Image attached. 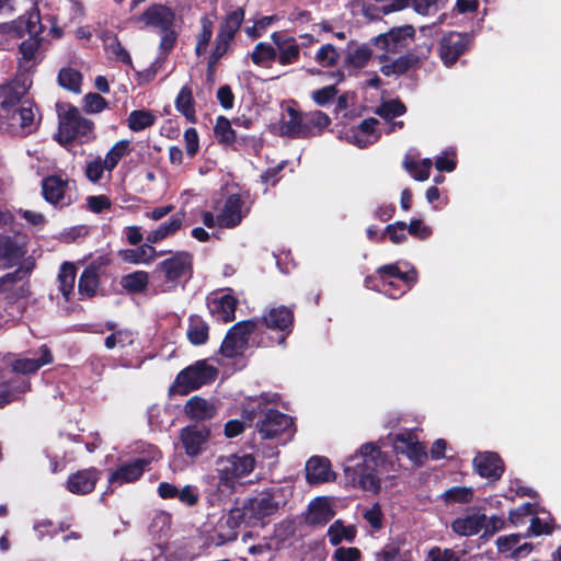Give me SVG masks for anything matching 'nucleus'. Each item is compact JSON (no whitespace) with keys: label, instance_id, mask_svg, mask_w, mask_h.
<instances>
[{"label":"nucleus","instance_id":"72a5a7b5","mask_svg":"<svg viewBox=\"0 0 561 561\" xmlns=\"http://www.w3.org/2000/svg\"><path fill=\"white\" fill-rule=\"evenodd\" d=\"M30 390V382L22 378H14L10 382L0 383V408L19 399L22 393Z\"/></svg>","mask_w":561,"mask_h":561},{"label":"nucleus","instance_id":"39448f33","mask_svg":"<svg viewBox=\"0 0 561 561\" xmlns=\"http://www.w3.org/2000/svg\"><path fill=\"white\" fill-rule=\"evenodd\" d=\"M160 283L158 289L162 293L174 290L188 280L193 274V255L186 251L175 252L160 262L154 270Z\"/></svg>","mask_w":561,"mask_h":561},{"label":"nucleus","instance_id":"052dcab7","mask_svg":"<svg viewBox=\"0 0 561 561\" xmlns=\"http://www.w3.org/2000/svg\"><path fill=\"white\" fill-rule=\"evenodd\" d=\"M340 54L332 44L322 45L314 55V60L322 67H332L339 60Z\"/></svg>","mask_w":561,"mask_h":561},{"label":"nucleus","instance_id":"4c0bfd02","mask_svg":"<svg viewBox=\"0 0 561 561\" xmlns=\"http://www.w3.org/2000/svg\"><path fill=\"white\" fill-rule=\"evenodd\" d=\"M371 57L370 48L365 44L348 43L345 53V64L348 67L360 69L367 65Z\"/></svg>","mask_w":561,"mask_h":561},{"label":"nucleus","instance_id":"cd10ccee","mask_svg":"<svg viewBox=\"0 0 561 561\" xmlns=\"http://www.w3.org/2000/svg\"><path fill=\"white\" fill-rule=\"evenodd\" d=\"M305 128L307 127L305 126L304 115L297 112L296 110L289 107L282 118V135L291 138H305L307 133V129Z\"/></svg>","mask_w":561,"mask_h":561},{"label":"nucleus","instance_id":"393cba45","mask_svg":"<svg viewBox=\"0 0 561 561\" xmlns=\"http://www.w3.org/2000/svg\"><path fill=\"white\" fill-rule=\"evenodd\" d=\"M38 357H21L12 362V370L18 374H34L42 366L48 365L53 362L54 357L50 350L46 345H42L37 351Z\"/></svg>","mask_w":561,"mask_h":561},{"label":"nucleus","instance_id":"a211bd4d","mask_svg":"<svg viewBox=\"0 0 561 561\" xmlns=\"http://www.w3.org/2000/svg\"><path fill=\"white\" fill-rule=\"evenodd\" d=\"M259 323H263L266 328L282 332L278 344H284L286 336L291 332L294 320L293 311L286 307L271 308L261 319H255Z\"/></svg>","mask_w":561,"mask_h":561},{"label":"nucleus","instance_id":"a878e982","mask_svg":"<svg viewBox=\"0 0 561 561\" xmlns=\"http://www.w3.org/2000/svg\"><path fill=\"white\" fill-rule=\"evenodd\" d=\"M476 472L482 478L499 479L503 473L501 458L490 451L480 453L473 459Z\"/></svg>","mask_w":561,"mask_h":561},{"label":"nucleus","instance_id":"4be33fe9","mask_svg":"<svg viewBox=\"0 0 561 561\" xmlns=\"http://www.w3.org/2000/svg\"><path fill=\"white\" fill-rule=\"evenodd\" d=\"M100 477L101 472L95 468L79 470L68 478L66 488L73 494H88L94 490Z\"/></svg>","mask_w":561,"mask_h":561},{"label":"nucleus","instance_id":"7ed1b4c3","mask_svg":"<svg viewBox=\"0 0 561 561\" xmlns=\"http://www.w3.org/2000/svg\"><path fill=\"white\" fill-rule=\"evenodd\" d=\"M22 93L12 85L0 88V124L13 134L27 135L35 128V112L31 103L20 102Z\"/></svg>","mask_w":561,"mask_h":561},{"label":"nucleus","instance_id":"69168bd1","mask_svg":"<svg viewBox=\"0 0 561 561\" xmlns=\"http://www.w3.org/2000/svg\"><path fill=\"white\" fill-rule=\"evenodd\" d=\"M106 105L105 99L98 93H88L83 98V110L89 114L100 113Z\"/></svg>","mask_w":561,"mask_h":561},{"label":"nucleus","instance_id":"423d86ee","mask_svg":"<svg viewBox=\"0 0 561 561\" xmlns=\"http://www.w3.org/2000/svg\"><path fill=\"white\" fill-rule=\"evenodd\" d=\"M175 19V12L171 8L163 4H152L138 16L137 21L142 23L144 27L156 30L161 35L160 49L170 51L178 39V33L174 28Z\"/></svg>","mask_w":561,"mask_h":561},{"label":"nucleus","instance_id":"a18cd8bd","mask_svg":"<svg viewBox=\"0 0 561 561\" xmlns=\"http://www.w3.org/2000/svg\"><path fill=\"white\" fill-rule=\"evenodd\" d=\"M304 122L307 127L306 137H310L320 134L330 124V118L320 111H313L304 114Z\"/></svg>","mask_w":561,"mask_h":561},{"label":"nucleus","instance_id":"dca6fc26","mask_svg":"<svg viewBox=\"0 0 561 561\" xmlns=\"http://www.w3.org/2000/svg\"><path fill=\"white\" fill-rule=\"evenodd\" d=\"M249 208L239 194H231L227 197L224 207L217 215V225L220 228H234L248 215Z\"/></svg>","mask_w":561,"mask_h":561},{"label":"nucleus","instance_id":"0e129e2a","mask_svg":"<svg viewBox=\"0 0 561 561\" xmlns=\"http://www.w3.org/2000/svg\"><path fill=\"white\" fill-rule=\"evenodd\" d=\"M215 134L222 142L229 144L234 140V131L231 128L230 121L224 116L217 118Z\"/></svg>","mask_w":561,"mask_h":561},{"label":"nucleus","instance_id":"bb28decb","mask_svg":"<svg viewBox=\"0 0 561 561\" xmlns=\"http://www.w3.org/2000/svg\"><path fill=\"white\" fill-rule=\"evenodd\" d=\"M306 476L311 484L324 483L335 479L330 461L323 457H312L307 461Z\"/></svg>","mask_w":561,"mask_h":561},{"label":"nucleus","instance_id":"09e8293b","mask_svg":"<svg viewBox=\"0 0 561 561\" xmlns=\"http://www.w3.org/2000/svg\"><path fill=\"white\" fill-rule=\"evenodd\" d=\"M130 152V141L123 139L113 145L107 151L104 160L106 162L107 172H112L118 162Z\"/></svg>","mask_w":561,"mask_h":561},{"label":"nucleus","instance_id":"6e6552de","mask_svg":"<svg viewBox=\"0 0 561 561\" xmlns=\"http://www.w3.org/2000/svg\"><path fill=\"white\" fill-rule=\"evenodd\" d=\"M216 376V368L201 360L182 370L171 389L180 394H187L190 391L211 382Z\"/></svg>","mask_w":561,"mask_h":561},{"label":"nucleus","instance_id":"f257e3e1","mask_svg":"<svg viewBox=\"0 0 561 561\" xmlns=\"http://www.w3.org/2000/svg\"><path fill=\"white\" fill-rule=\"evenodd\" d=\"M290 491L274 485L245 500L240 507L232 508L219 518L215 533L207 540L210 545L222 546L237 539L236 528L240 523L249 526L263 525L287 504Z\"/></svg>","mask_w":561,"mask_h":561},{"label":"nucleus","instance_id":"a19ab883","mask_svg":"<svg viewBox=\"0 0 561 561\" xmlns=\"http://www.w3.org/2000/svg\"><path fill=\"white\" fill-rule=\"evenodd\" d=\"M380 279L382 278H399L405 285V289H410L416 282V271L412 268L409 272H401L398 264H389L378 268Z\"/></svg>","mask_w":561,"mask_h":561},{"label":"nucleus","instance_id":"9d476101","mask_svg":"<svg viewBox=\"0 0 561 561\" xmlns=\"http://www.w3.org/2000/svg\"><path fill=\"white\" fill-rule=\"evenodd\" d=\"M414 38V28L411 25L392 27L389 32L374 38V45L382 50L379 56L381 61L387 60L389 55L397 54L405 48Z\"/></svg>","mask_w":561,"mask_h":561},{"label":"nucleus","instance_id":"8fccbe9b","mask_svg":"<svg viewBox=\"0 0 561 561\" xmlns=\"http://www.w3.org/2000/svg\"><path fill=\"white\" fill-rule=\"evenodd\" d=\"M149 282V275L145 271L130 273L122 278V286L130 293H141L146 289Z\"/></svg>","mask_w":561,"mask_h":561},{"label":"nucleus","instance_id":"e433bc0d","mask_svg":"<svg viewBox=\"0 0 561 561\" xmlns=\"http://www.w3.org/2000/svg\"><path fill=\"white\" fill-rule=\"evenodd\" d=\"M182 222L183 215L176 214L172 216L167 222L161 224L157 229H153L147 233V242L158 243L173 236L181 228Z\"/></svg>","mask_w":561,"mask_h":561},{"label":"nucleus","instance_id":"20e7f679","mask_svg":"<svg viewBox=\"0 0 561 561\" xmlns=\"http://www.w3.org/2000/svg\"><path fill=\"white\" fill-rule=\"evenodd\" d=\"M218 491L230 494L240 481L255 468V458L250 454L221 456L216 460Z\"/></svg>","mask_w":561,"mask_h":561},{"label":"nucleus","instance_id":"6e6d98bb","mask_svg":"<svg viewBox=\"0 0 561 561\" xmlns=\"http://www.w3.org/2000/svg\"><path fill=\"white\" fill-rule=\"evenodd\" d=\"M473 497V490L467 486H454L442 494L446 504L469 503Z\"/></svg>","mask_w":561,"mask_h":561},{"label":"nucleus","instance_id":"412c9836","mask_svg":"<svg viewBox=\"0 0 561 561\" xmlns=\"http://www.w3.org/2000/svg\"><path fill=\"white\" fill-rule=\"evenodd\" d=\"M271 39L275 45L277 51L276 60L282 66H289L299 60L300 46L294 37L283 36L278 33H273Z\"/></svg>","mask_w":561,"mask_h":561},{"label":"nucleus","instance_id":"1a4fd4ad","mask_svg":"<svg viewBox=\"0 0 561 561\" xmlns=\"http://www.w3.org/2000/svg\"><path fill=\"white\" fill-rule=\"evenodd\" d=\"M261 408V405H259ZM262 419L256 422V431L263 439L276 438L280 435H293V420L290 416L273 409H260Z\"/></svg>","mask_w":561,"mask_h":561},{"label":"nucleus","instance_id":"58836bf2","mask_svg":"<svg viewBox=\"0 0 561 561\" xmlns=\"http://www.w3.org/2000/svg\"><path fill=\"white\" fill-rule=\"evenodd\" d=\"M357 534L355 526L345 525L343 520H335L327 531L329 541L333 546H337L341 542H353Z\"/></svg>","mask_w":561,"mask_h":561},{"label":"nucleus","instance_id":"49530a36","mask_svg":"<svg viewBox=\"0 0 561 561\" xmlns=\"http://www.w3.org/2000/svg\"><path fill=\"white\" fill-rule=\"evenodd\" d=\"M175 107L180 113H182L186 117L187 121H195L194 100L190 87L184 85L180 90L175 100Z\"/></svg>","mask_w":561,"mask_h":561},{"label":"nucleus","instance_id":"4468645a","mask_svg":"<svg viewBox=\"0 0 561 561\" xmlns=\"http://www.w3.org/2000/svg\"><path fill=\"white\" fill-rule=\"evenodd\" d=\"M471 38L468 34L449 32L439 44V56L444 65L451 66L468 49Z\"/></svg>","mask_w":561,"mask_h":561},{"label":"nucleus","instance_id":"0eeeda50","mask_svg":"<svg viewBox=\"0 0 561 561\" xmlns=\"http://www.w3.org/2000/svg\"><path fill=\"white\" fill-rule=\"evenodd\" d=\"M94 125L83 117L77 107H70L59 122L58 140L68 144L72 140L88 142L93 139Z\"/></svg>","mask_w":561,"mask_h":561},{"label":"nucleus","instance_id":"5701e85b","mask_svg":"<svg viewBox=\"0 0 561 561\" xmlns=\"http://www.w3.org/2000/svg\"><path fill=\"white\" fill-rule=\"evenodd\" d=\"M210 313L222 322H229L234 319L237 300L228 293L215 294L207 301Z\"/></svg>","mask_w":561,"mask_h":561},{"label":"nucleus","instance_id":"c85d7f7f","mask_svg":"<svg viewBox=\"0 0 561 561\" xmlns=\"http://www.w3.org/2000/svg\"><path fill=\"white\" fill-rule=\"evenodd\" d=\"M485 524V515L481 513L468 514L456 518L453 524V530L459 536H473L477 535Z\"/></svg>","mask_w":561,"mask_h":561},{"label":"nucleus","instance_id":"bf43d9fd","mask_svg":"<svg viewBox=\"0 0 561 561\" xmlns=\"http://www.w3.org/2000/svg\"><path fill=\"white\" fill-rule=\"evenodd\" d=\"M407 108L399 100H390L383 102L376 111V113L385 121H391L394 117L401 116L405 113Z\"/></svg>","mask_w":561,"mask_h":561},{"label":"nucleus","instance_id":"3c124183","mask_svg":"<svg viewBox=\"0 0 561 561\" xmlns=\"http://www.w3.org/2000/svg\"><path fill=\"white\" fill-rule=\"evenodd\" d=\"M243 20H244V11L239 8L226 15L225 20L220 24L218 32L234 38Z\"/></svg>","mask_w":561,"mask_h":561},{"label":"nucleus","instance_id":"5fc2aeb1","mask_svg":"<svg viewBox=\"0 0 561 561\" xmlns=\"http://www.w3.org/2000/svg\"><path fill=\"white\" fill-rule=\"evenodd\" d=\"M187 337L190 342L195 345L205 343L208 339L207 324L197 317L191 318L190 325L187 329Z\"/></svg>","mask_w":561,"mask_h":561},{"label":"nucleus","instance_id":"864d4df0","mask_svg":"<svg viewBox=\"0 0 561 561\" xmlns=\"http://www.w3.org/2000/svg\"><path fill=\"white\" fill-rule=\"evenodd\" d=\"M251 60L257 66H264L270 61L276 60L277 51L275 45L261 42L256 44L254 50L250 54Z\"/></svg>","mask_w":561,"mask_h":561},{"label":"nucleus","instance_id":"de8ad7c7","mask_svg":"<svg viewBox=\"0 0 561 561\" xmlns=\"http://www.w3.org/2000/svg\"><path fill=\"white\" fill-rule=\"evenodd\" d=\"M403 167L415 180L426 181L430 178L432 160L425 158L417 162L410 158V156H407L403 161Z\"/></svg>","mask_w":561,"mask_h":561},{"label":"nucleus","instance_id":"c9c22d12","mask_svg":"<svg viewBox=\"0 0 561 561\" xmlns=\"http://www.w3.org/2000/svg\"><path fill=\"white\" fill-rule=\"evenodd\" d=\"M232 37L227 36L221 33H217L214 47L211 49V53L208 57V70H207V77L213 78L214 76V69L216 65L219 62V60L229 51V49L232 46L233 43Z\"/></svg>","mask_w":561,"mask_h":561},{"label":"nucleus","instance_id":"e2e57ef3","mask_svg":"<svg viewBox=\"0 0 561 561\" xmlns=\"http://www.w3.org/2000/svg\"><path fill=\"white\" fill-rule=\"evenodd\" d=\"M104 171H107V167L105 160L101 157L90 161L85 167V175L93 183L102 179Z\"/></svg>","mask_w":561,"mask_h":561},{"label":"nucleus","instance_id":"6ab92c4d","mask_svg":"<svg viewBox=\"0 0 561 561\" xmlns=\"http://www.w3.org/2000/svg\"><path fill=\"white\" fill-rule=\"evenodd\" d=\"M392 446L396 453L405 455L414 463L421 465L427 458L424 447L413 432L405 431L397 434Z\"/></svg>","mask_w":561,"mask_h":561},{"label":"nucleus","instance_id":"338daca9","mask_svg":"<svg viewBox=\"0 0 561 561\" xmlns=\"http://www.w3.org/2000/svg\"><path fill=\"white\" fill-rule=\"evenodd\" d=\"M381 280V288L387 296L390 298H398L401 295H403L408 289H405V285L399 280V278H382Z\"/></svg>","mask_w":561,"mask_h":561},{"label":"nucleus","instance_id":"2eb2a0df","mask_svg":"<svg viewBox=\"0 0 561 561\" xmlns=\"http://www.w3.org/2000/svg\"><path fill=\"white\" fill-rule=\"evenodd\" d=\"M209 430L206 426L188 425L181 430L180 440L186 456L196 458L205 451L209 440Z\"/></svg>","mask_w":561,"mask_h":561},{"label":"nucleus","instance_id":"13d9d810","mask_svg":"<svg viewBox=\"0 0 561 561\" xmlns=\"http://www.w3.org/2000/svg\"><path fill=\"white\" fill-rule=\"evenodd\" d=\"M81 80V73L71 68L61 69L58 75L60 85L73 92L80 91Z\"/></svg>","mask_w":561,"mask_h":561},{"label":"nucleus","instance_id":"b1692460","mask_svg":"<svg viewBox=\"0 0 561 561\" xmlns=\"http://www.w3.org/2000/svg\"><path fill=\"white\" fill-rule=\"evenodd\" d=\"M332 501L327 496H319L312 500L306 513V523L309 525H323L327 524L333 516Z\"/></svg>","mask_w":561,"mask_h":561},{"label":"nucleus","instance_id":"ea45409f","mask_svg":"<svg viewBox=\"0 0 561 561\" xmlns=\"http://www.w3.org/2000/svg\"><path fill=\"white\" fill-rule=\"evenodd\" d=\"M99 287V267L95 264L88 265L79 278V294L93 297Z\"/></svg>","mask_w":561,"mask_h":561},{"label":"nucleus","instance_id":"c756f323","mask_svg":"<svg viewBox=\"0 0 561 561\" xmlns=\"http://www.w3.org/2000/svg\"><path fill=\"white\" fill-rule=\"evenodd\" d=\"M184 411L186 415L196 421H204L215 416V405L201 397L191 398L185 407Z\"/></svg>","mask_w":561,"mask_h":561},{"label":"nucleus","instance_id":"680f3d73","mask_svg":"<svg viewBox=\"0 0 561 561\" xmlns=\"http://www.w3.org/2000/svg\"><path fill=\"white\" fill-rule=\"evenodd\" d=\"M21 256L20 249L9 237L0 236V259L11 263Z\"/></svg>","mask_w":561,"mask_h":561},{"label":"nucleus","instance_id":"f3484780","mask_svg":"<svg viewBox=\"0 0 561 561\" xmlns=\"http://www.w3.org/2000/svg\"><path fill=\"white\" fill-rule=\"evenodd\" d=\"M154 459V456L151 460ZM150 463L149 458H135L130 461L121 463L108 477V485L116 488L125 483L137 481L144 473L146 467Z\"/></svg>","mask_w":561,"mask_h":561},{"label":"nucleus","instance_id":"f03ea898","mask_svg":"<svg viewBox=\"0 0 561 561\" xmlns=\"http://www.w3.org/2000/svg\"><path fill=\"white\" fill-rule=\"evenodd\" d=\"M392 466L380 447L374 443H366L345 460V480L355 488L376 494L380 490L382 477L391 471Z\"/></svg>","mask_w":561,"mask_h":561},{"label":"nucleus","instance_id":"774afa93","mask_svg":"<svg viewBox=\"0 0 561 561\" xmlns=\"http://www.w3.org/2000/svg\"><path fill=\"white\" fill-rule=\"evenodd\" d=\"M424 561H459L456 552L451 549L432 548Z\"/></svg>","mask_w":561,"mask_h":561},{"label":"nucleus","instance_id":"f704fd0d","mask_svg":"<svg viewBox=\"0 0 561 561\" xmlns=\"http://www.w3.org/2000/svg\"><path fill=\"white\" fill-rule=\"evenodd\" d=\"M160 255L161 253H158L156 249L149 243H145L136 249H127L121 252L122 259L125 262L131 264H149Z\"/></svg>","mask_w":561,"mask_h":561},{"label":"nucleus","instance_id":"79ce46f5","mask_svg":"<svg viewBox=\"0 0 561 561\" xmlns=\"http://www.w3.org/2000/svg\"><path fill=\"white\" fill-rule=\"evenodd\" d=\"M417 62H419V59L414 55L408 54L404 56H400L399 58H397L396 60H393L391 62L385 64L380 68V71L387 77L399 76V75H402L405 71H408L410 68H412Z\"/></svg>","mask_w":561,"mask_h":561},{"label":"nucleus","instance_id":"4d7b16f0","mask_svg":"<svg viewBox=\"0 0 561 561\" xmlns=\"http://www.w3.org/2000/svg\"><path fill=\"white\" fill-rule=\"evenodd\" d=\"M135 335L129 330H117L105 339V347L108 350L119 347L124 348L134 343Z\"/></svg>","mask_w":561,"mask_h":561},{"label":"nucleus","instance_id":"aec40b11","mask_svg":"<svg viewBox=\"0 0 561 561\" xmlns=\"http://www.w3.org/2000/svg\"><path fill=\"white\" fill-rule=\"evenodd\" d=\"M377 124L378 121L375 118L365 119L358 126L346 129L344 139L358 148L367 147L376 142L380 136L375 129Z\"/></svg>","mask_w":561,"mask_h":561},{"label":"nucleus","instance_id":"603ef678","mask_svg":"<svg viewBox=\"0 0 561 561\" xmlns=\"http://www.w3.org/2000/svg\"><path fill=\"white\" fill-rule=\"evenodd\" d=\"M156 122V116L146 110L133 111L128 116V127L133 131H141Z\"/></svg>","mask_w":561,"mask_h":561},{"label":"nucleus","instance_id":"9b49d317","mask_svg":"<svg viewBox=\"0 0 561 561\" xmlns=\"http://www.w3.org/2000/svg\"><path fill=\"white\" fill-rule=\"evenodd\" d=\"M39 13L33 9L27 14L18 20L0 24V45H4L9 39H15L27 34H42Z\"/></svg>","mask_w":561,"mask_h":561},{"label":"nucleus","instance_id":"473e14b6","mask_svg":"<svg viewBox=\"0 0 561 561\" xmlns=\"http://www.w3.org/2000/svg\"><path fill=\"white\" fill-rule=\"evenodd\" d=\"M104 49L110 58L131 65L130 55L124 49L115 34L110 31H103L100 34Z\"/></svg>","mask_w":561,"mask_h":561},{"label":"nucleus","instance_id":"c03bdc74","mask_svg":"<svg viewBox=\"0 0 561 561\" xmlns=\"http://www.w3.org/2000/svg\"><path fill=\"white\" fill-rule=\"evenodd\" d=\"M214 22L213 20L204 15L201 19V32L196 36L195 53L197 56H203L208 50L209 42L213 37Z\"/></svg>","mask_w":561,"mask_h":561},{"label":"nucleus","instance_id":"7c9ffc66","mask_svg":"<svg viewBox=\"0 0 561 561\" xmlns=\"http://www.w3.org/2000/svg\"><path fill=\"white\" fill-rule=\"evenodd\" d=\"M520 540L522 535L519 534L501 536L496 539V546L500 552L511 553L512 557L518 558L531 551V546L529 543L519 545Z\"/></svg>","mask_w":561,"mask_h":561},{"label":"nucleus","instance_id":"2f4dec72","mask_svg":"<svg viewBox=\"0 0 561 561\" xmlns=\"http://www.w3.org/2000/svg\"><path fill=\"white\" fill-rule=\"evenodd\" d=\"M28 38L20 45L21 61L24 67H31L41 60V34H28Z\"/></svg>","mask_w":561,"mask_h":561},{"label":"nucleus","instance_id":"37998d69","mask_svg":"<svg viewBox=\"0 0 561 561\" xmlns=\"http://www.w3.org/2000/svg\"><path fill=\"white\" fill-rule=\"evenodd\" d=\"M59 290L69 300L73 293L76 282V267L72 263L65 262L58 273Z\"/></svg>","mask_w":561,"mask_h":561},{"label":"nucleus","instance_id":"f8f14e48","mask_svg":"<svg viewBox=\"0 0 561 561\" xmlns=\"http://www.w3.org/2000/svg\"><path fill=\"white\" fill-rule=\"evenodd\" d=\"M256 328L257 321L254 319L234 324L227 333L221 344V353L227 357H234L241 354L248 346L250 334Z\"/></svg>","mask_w":561,"mask_h":561},{"label":"nucleus","instance_id":"ddd939ff","mask_svg":"<svg viewBox=\"0 0 561 561\" xmlns=\"http://www.w3.org/2000/svg\"><path fill=\"white\" fill-rule=\"evenodd\" d=\"M42 191L46 202L56 207L69 206L75 199L72 183L58 175L45 178L42 181Z\"/></svg>","mask_w":561,"mask_h":561}]
</instances>
